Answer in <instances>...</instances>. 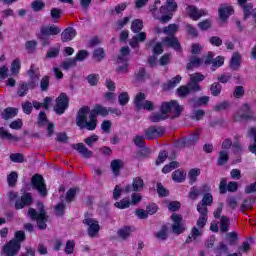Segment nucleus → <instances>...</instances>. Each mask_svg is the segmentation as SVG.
Returning <instances> with one entry per match:
<instances>
[{"label": "nucleus", "instance_id": "1", "mask_svg": "<svg viewBox=\"0 0 256 256\" xmlns=\"http://www.w3.org/2000/svg\"><path fill=\"white\" fill-rule=\"evenodd\" d=\"M161 4V0H155L154 5L150 6V13L156 21L162 25L169 23L173 19V13L177 11V2L175 0H166V4L157 9V5Z\"/></svg>", "mask_w": 256, "mask_h": 256}, {"label": "nucleus", "instance_id": "2", "mask_svg": "<svg viewBox=\"0 0 256 256\" xmlns=\"http://www.w3.org/2000/svg\"><path fill=\"white\" fill-rule=\"evenodd\" d=\"M97 110L89 109V106H83L78 110L76 117V125L80 129L87 131H95L97 129Z\"/></svg>", "mask_w": 256, "mask_h": 256}, {"label": "nucleus", "instance_id": "3", "mask_svg": "<svg viewBox=\"0 0 256 256\" xmlns=\"http://www.w3.org/2000/svg\"><path fill=\"white\" fill-rule=\"evenodd\" d=\"M36 205L38 212L35 208H29L28 215L32 221H36L37 227L40 229V231H45V229H47V221H49V215L45 210V204H43V202H37Z\"/></svg>", "mask_w": 256, "mask_h": 256}, {"label": "nucleus", "instance_id": "4", "mask_svg": "<svg viewBox=\"0 0 256 256\" xmlns=\"http://www.w3.org/2000/svg\"><path fill=\"white\" fill-rule=\"evenodd\" d=\"M61 33V28L57 25L43 26L38 34V39L42 42V47L51 45L50 37H55Z\"/></svg>", "mask_w": 256, "mask_h": 256}, {"label": "nucleus", "instance_id": "5", "mask_svg": "<svg viewBox=\"0 0 256 256\" xmlns=\"http://www.w3.org/2000/svg\"><path fill=\"white\" fill-rule=\"evenodd\" d=\"M160 113H163L164 115H169V113H172L170 119H177L181 117V113H183V106L179 105L177 100L162 102L160 105Z\"/></svg>", "mask_w": 256, "mask_h": 256}, {"label": "nucleus", "instance_id": "6", "mask_svg": "<svg viewBox=\"0 0 256 256\" xmlns=\"http://www.w3.org/2000/svg\"><path fill=\"white\" fill-rule=\"evenodd\" d=\"M82 223L87 225V233L91 239H95L97 235H99V231H101V226L99 225V221L95 218H89V213H85V218Z\"/></svg>", "mask_w": 256, "mask_h": 256}, {"label": "nucleus", "instance_id": "7", "mask_svg": "<svg viewBox=\"0 0 256 256\" xmlns=\"http://www.w3.org/2000/svg\"><path fill=\"white\" fill-rule=\"evenodd\" d=\"M33 189L38 191L41 197H47V184H45V178L40 174H34L31 178Z\"/></svg>", "mask_w": 256, "mask_h": 256}, {"label": "nucleus", "instance_id": "8", "mask_svg": "<svg viewBox=\"0 0 256 256\" xmlns=\"http://www.w3.org/2000/svg\"><path fill=\"white\" fill-rule=\"evenodd\" d=\"M67 109H69V96H67V93L61 92L56 98L54 111L57 115H63Z\"/></svg>", "mask_w": 256, "mask_h": 256}, {"label": "nucleus", "instance_id": "9", "mask_svg": "<svg viewBox=\"0 0 256 256\" xmlns=\"http://www.w3.org/2000/svg\"><path fill=\"white\" fill-rule=\"evenodd\" d=\"M144 134L147 141H154V139H159L165 135V127L153 125L146 128Z\"/></svg>", "mask_w": 256, "mask_h": 256}, {"label": "nucleus", "instance_id": "10", "mask_svg": "<svg viewBox=\"0 0 256 256\" xmlns=\"http://www.w3.org/2000/svg\"><path fill=\"white\" fill-rule=\"evenodd\" d=\"M240 113L234 116V121H254L255 117H253V114L251 113V106L249 104L245 103L240 108Z\"/></svg>", "mask_w": 256, "mask_h": 256}, {"label": "nucleus", "instance_id": "11", "mask_svg": "<svg viewBox=\"0 0 256 256\" xmlns=\"http://www.w3.org/2000/svg\"><path fill=\"white\" fill-rule=\"evenodd\" d=\"M33 205V195L31 192H25L21 195L20 199L15 202V209L19 211L25 207H31Z\"/></svg>", "mask_w": 256, "mask_h": 256}, {"label": "nucleus", "instance_id": "12", "mask_svg": "<svg viewBox=\"0 0 256 256\" xmlns=\"http://www.w3.org/2000/svg\"><path fill=\"white\" fill-rule=\"evenodd\" d=\"M171 220L173 221L172 231L175 233V235H181V233L185 232V227L183 226V216L173 213L171 215Z\"/></svg>", "mask_w": 256, "mask_h": 256}, {"label": "nucleus", "instance_id": "13", "mask_svg": "<svg viewBox=\"0 0 256 256\" xmlns=\"http://www.w3.org/2000/svg\"><path fill=\"white\" fill-rule=\"evenodd\" d=\"M201 81H205V75L199 72H196L190 75V82H188V84L190 85L193 91H196V93H199V91L203 89L201 88V85H199Z\"/></svg>", "mask_w": 256, "mask_h": 256}, {"label": "nucleus", "instance_id": "14", "mask_svg": "<svg viewBox=\"0 0 256 256\" xmlns=\"http://www.w3.org/2000/svg\"><path fill=\"white\" fill-rule=\"evenodd\" d=\"M202 195V201L198 202L197 204V211L209 213L207 207H211V205H213V194L206 193Z\"/></svg>", "mask_w": 256, "mask_h": 256}, {"label": "nucleus", "instance_id": "15", "mask_svg": "<svg viewBox=\"0 0 256 256\" xmlns=\"http://www.w3.org/2000/svg\"><path fill=\"white\" fill-rule=\"evenodd\" d=\"M186 11H187L190 19H192L193 21H199V19H201V17L207 16L206 10H203V9L199 10V9H197L196 6H193V5L187 6Z\"/></svg>", "mask_w": 256, "mask_h": 256}, {"label": "nucleus", "instance_id": "16", "mask_svg": "<svg viewBox=\"0 0 256 256\" xmlns=\"http://www.w3.org/2000/svg\"><path fill=\"white\" fill-rule=\"evenodd\" d=\"M145 186V182L143 181L142 177H136L133 179L132 186L128 185L125 188L126 193H131V191L134 192H140L143 191V187Z\"/></svg>", "mask_w": 256, "mask_h": 256}, {"label": "nucleus", "instance_id": "17", "mask_svg": "<svg viewBox=\"0 0 256 256\" xmlns=\"http://www.w3.org/2000/svg\"><path fill=\"white\" fill-rule=\"evenodd\" d=\"M72 149L82 155L84 159H91L93 157V151L89 150L83 143L72 144Z\"/></svg>", "mask_w": 256, "mask_h": 256}, {"label": "nucleus", "instance_id": "18", "mask_svg": "<svg viewBox=\"0 0 256 256\" xmlns=\"http://www.w3.org/2000/svg\"><path fill=\"white\" fill-rule=\"evenodd\" d=\"M197 141H199V132H194L189 137L182 138L178 145L179 147H193Z\"/></svg>", "mask_w": 256, "mask_h": 256}, {"label": "nucleus", "instance_id": "19", "mask_svg": "<svg viewBox=\"0 0 256 256\" xmlns=\"http://www.w3.org/2000/svg\"><path fill=\"white\" fill-rule=\"evenodd\" d=\"M209 103V96H201V97H192L188 99V105L193 109H197L203 105H207Z\"/></svg>", "mask_w": 256, "mask_h": 256}, {"label": "nucleus", "instance_id": "20", "mask_svg": "<svg viewBox=\"0 0 256 256\" xmlns=\"http://www.w3.org/2000/svg\"><path fill=\"white\" fill-rule=\"evenodd\" d=\"M163 43H165L166 47H171L172 49H174V51H183L179 39L175 36L165 37L163 39Z\"/></svg>", "mask_w": 256, "mask_h": 256}, {"label": "nucleus", "instance_id": "21", "mask_svg": "<svg viewBox=\"0 0 256 256\" xmlns=\"http://www.w3.org/2000/svg\"><path fill=\"white\" fill-rule=\"evenodd\" d=\"M219 18L221 21H227L229 19L230 15H233L235 13V9H233V6L231 5H221V7L218 9Z\"/></svg>", "mask_w": 256, "mask_h": 256}, {"label": "nucleus", "instance_id": "22", "mask_svg": "<svg viewBox=\"0 0 256 256\" xmlns=\"http://www.w3.org/2000/svg\"><path fill=\"white\" fill-rule=\"evenodd\" d=\"M77 37V30L73 27H67L61 33V41L62 43H69V41H73Z\"/></svg>", "mask_w": 256, "mask_h": 256}, {"label": "nucleus", "instance_id": "23", "mask_svg": "<svg viewBox=\"0 0 256 256\" xmlns=\"http://www.w3.org/2000/svg\"><path fill=\"white\" fill-rule=\"evenodd\" d=\"M19 114V109L14 107H7L1 112V118L4 119V121H9V119H13L14 117H17Z\"/></svg>", "mask_w": 256, "mask_h": 256}, {"label": "nucleus", "instance_id": "24", "mask_svg": "<svg viewBox=\"0 0 256 256\" xmlns=\"http://www.w3.org/2000/svg\"><path fill=\"white\" fill-rule=\"evenodd\" d=\"M176 93L178 97L181 99H185L187 96L191 95V93H197V91L191 88V85L188 83L187 85H182L177 88Z\"/></svg>", "mask_w": 256, "mask_h": 256}, {"label": "nucleus", "instance_id": "25", "mask_svg": "<svg viewBox=\"0 0 256 256\" xmlns=\"http://www.w3.org/2000/svg\"><path fill=\"white\" fill-rule=\"evenodd\" d=\"M181 75H176L171 80L167 81L162 85L163 91H171V89H175L177 85L181 83Z\"/></svg>", "mask_w": 256, "mask_h": 256}, {"label": "nucleus", "instance_id": "26", "mask_svg": "<svg viewBox=\"0 0 256 256\" xmlns=\"http://www.w3.org/2000/svg\"><path fill=\"white\" fill-rule=\"evenodd\" d=\"M231 71H239L241 67V54L239 52H234L229 63Z\"/></svg>", "mask_w": 256, "mask_h": 256}, {"label": "nucleus", "instance_id": "27", "mask_svg": "<svg viewBox=\"0 0 256 256\" xmlns=\"http://www.w3.org/2000/svg\"><path fill=\"white\" fill-rule=\"evenodd\" d=\"M201 63H203L201 58L194 56V55L189 56V61L186 64V69H187V71H192L196 67H201Z\"/></svg>", "mask_w": 256, "mask_h": 256}, {"label": "nucleus", "instance_id": "28", "mask_svg": "<svg viewBox=\"0 0 256 256\" xmlns=\"http://www.w3.org/2000/svg\"><path fill=\"white\" fill-rule=\"evenodd\" d=\"M110 167L115 177H119V175H121V169H123V161H121L120 159L112 160Z\"/></svg>", "mask_w": 256, "mask_h": 256}, {"label": "nucleus", "instance_id": "29", "mask_svg": "<svg viewBox=\"0 0 256 256\" xmlns=\"http://www.w3.org/2000/svg\"><path fill=\"white\" fill-rule=\"evenodd\" d=\"M0 139H7V141H21V137L11 134L5 127H0Z\"/></svg>", "mask_w": 256, "mask_h": 256}, {"label": "nucleus", "instance_id": "30", "mask_svg": "<svg viewBox=\"0 0 256 256\" xmlns=\"http://www.w3.org/2000/svg\"><path fill=\"white\" fill-rule=\"evenodd\" d=\"M131 233H133V226H124L117 231L118 237L124 240L129 239V237H131Z\"/></svg>", "mask_w": 256, "mask_h": 256}, {"label": "nucleus", "instance_id": "31", "mask_svg": "<svg viewBox=\"0 0 256 256\" xmlns=\"http://www.w3.org/2000/svg\"><path fill=\"white\" fill-rule=\"evenodd\" d=\"M179 31L178 24H169L168 26L164 27L162 32L164 35H168V37H175V33Z\"/></svg>", "mask_w": 256, "mask_h": 256}, {"label": "nucleus", "instance_id": "32", "mask_svg": "<svg viewBox=\"0 0 256 256\" xmlns=\"http://www.w3.org/2000/svg\"><path fill=\"white\" fill-rule=\"evenodd\" d=\"M201 175V169L199 168H192L188 172L189 184L195 185L197 183V178Z\"/></svg>", "mask_w": 256, "mask_h": 256}, {"label": "nucleus", "instance_id": "33", "mask_svg": "<svg viewBox=\"0 0 256 256\" xmlns=\"http://www.w3.org/2000/svg\"><path fill=\"white\" fill-rule=\"evenodd\" d=\"M105 57H107V54L105 53V49L103 48H97L92 53V59H94V61H97V63H101V61H103Z\"/></svg>", "mask_w": 256, "mask_h": 256}, {"label": "nucleus", "instance_id": "34", "mask_svg": "<svg viewBox=\"0 0 256 256\" xmlns=\"http://www.w3.org/2000/svg\"><path fill=\"white\" fill-rule=\"evenodd\" d=\"M228 162H229V152L225 150H221L219 152V157L217 159L218 167H223V165L227 164Z\"/></svg>", "mask_w": 256, "mask_h": 256}, {"label": "nucleus", "instance_id": "35", "mask_svg": "<svg viewBox=\"0 0 256 256\" xmlns=\"http://www.w3.org/2000/svg\"><path fill=\"white\" fill-rule=\"evenodd\" d=\"M221 91H223V86L220 82H214L210 86V93L212 97H219L221 95Z\"/></svg>", "mask_w": 256, "mask_h": 256}, {"label": "nucleus", "instance_id": "36", "mask_svg": "<svg viewBox=\"0 0 256 256\" xmlns=\"http://www.w3.org/2000/svg\"><path fill=\"white\" fill-rule=\"evenodd\" d=\"M186 177L187 174L183 170L178 169L172 173V179L175 181V183H183Z\"/></svg>", "mask_w": 256, "mask_h": 256}, {"label": "nucleus", "instance_id": "37", "mask_svg": "<svg viewBox=\"0 0 256 256\" xmlns=\"http://www.w3.org/2000/svg\"><path fill=\"white\" fill-rule=\"evenodd\" d=\"M49 85H51V77L48 75L43 76L40 80V91L47 93Z\"/></svg>", "mask_w": 256, "mask_h": 256}, {"label": "nucleus", "instance_id": "38", "mask_svg": "<svg viewBox=\"0 0 256 256\" xmlns=\"http://www.w3.org/2000/svg\"><path fill=\"white\" fill-rule=\"evenodd\" d=\"M198 213L200 214V216L196 222V225H197L198 229H203V227H205V225H207V214L209 212H203L201 210H198Z\"/></svg>", "mask_w": 256, "mask_h": 256}, {"label": "nucleus", "instance_id": "39", "mask_svg": "<svg viewBox=\"0 0 256 256\" xmlns=\"http://www.w3.org/2000/svg\"><path fill=\"white\" fill-rule=\"evenodd\" d=\"M143 101H145V93L140 92L136 95L134 99V105L136 107V111H141L143 109Z\"/></svg>", "mask_w": 256, "mask_h": 256}, {"label": "nucleus", "instance_id": "40", "mask_svg": "<svg viewBox=\"0 0 256 256\" xmlns=\"http://www.w3.org/2000/svg\"><path fill=\"white\" fill-rule=\"evenodd\" d=\"M229 225H231V220H229V217L222 215L220 219V231L222 233H227V231H229Z\"/></svg>", "mask_w": 256, "mask_h": 256}, {"label": "nucleus", "instance_id": "41", "mask_svg": "<svg viewBox=\"0 0 256 256\" xmlns=\"http://www.w3.org/2000/svg\"><path fill=\"white\" fill-rule=\"evenodd\" d=\"M225 65V57L224 56H217L214 58L212 62V66L210 67L211 71H217L219 67H223Z\"/></svg>", "mask_w": 256, "mask_h": 256}, {"label": "nucleus", "instance_id": "42", "mask_svg": "<svg viewBox=\"0 0 256 256\" xmlns=\"http://www.w3.org/2000/svg\"><path fill=\"white\" fill-rule=\"evenodd\" d=\"M168 228L167 225H163L160 229V231L155 233L156 239H159V241H167L169 234L167 233Z\"/></svg>", "mask_w": 256, "mask_h": 256}, {"label": "nucleus", "instance_id": "43", "mask_svg": "<svg viewBox=\"0 0 256 256\" xmlns=\"http://www.w3.org/2000/svg\"><path fill=\"white\" fill-rule=\"evenodd\" d=\"M143 31V20L135 19L131 24V32L132 33H141Z\"/></svg>", "mask_w": 256, "mask_h": 256}, {"label": "nucleus", "instance_id": "44", "mask_svg": "<svg viewBox=\"0 0 256 256\" xmlns=\"http://www.w3.org/2000/svg\"><path fill=\"white\" fill-rule=\"evenodd\" d=\"M149 119L151 123H159L161 121H166V119H169L168 115H164L163 113H152L149 116Z\"/></svg>", "mask_w": 256, "mask_h": 256}, {"label": "nucleus", "instance_id": "45", "mask_svg": "<svg viewBox=\"0 0 256 256\" xmlns=\"http://www.w3.org/2000/svg\"><path fill=\"white\" fill-rule=\"evenodd\" d=\"M226 239L228 241V244L233 247L235 245H237L238 241H239V235L237 234V232H229L226 235Z\"/></svg>", "mask_w": 256, "mask_h": 256}, {"label": "nucleus", "instance_id": "46", "mask_svg": "<svg viewBox=\"0 0 256 256\" xmlns=\"http://www.w3.org/2000/svg\"><path fill=\"white\" fill-rule=\"evenodd\" d=\"M243 13H244V19H249V17H253V13L255 12V9L253 10V3H247L246 5L242 6Z\"/></svg>", "mask_w": 256, "mask_h": 256}, {"label": "nucleus", "instance_id": "47", "mask_svg": "<svg viewBox=\"0 0 256 256\" xmlns=\"http://www.w3.org/2000/svg\"><path fill=\"white\" fill-rule=\"evenodd\" d=\"M156 191L160 198L169 197V190H167V188H165L161 182L156 184Z\"/></svg>", "mask_w": 256, "mask_h": 256}, {"label": "nucleus", "instance_id": "48", "mask_svg": "<svg viewBox=\"0 0 256 256\" xmlns=\"http://www.w3.org/2000/svg\"><path fill=\"white\" fill-rule=\"evenodd\" d=\"M200 195H202L201 190H199V188L197 186H192L188 193V198L191 199V201H197V198Z\"/></svg>", "mask_w": 256, "mask_h": 256}, {"label": "nucleus", "instance_id": "49", "mask_svg": "<svg viewBox=\"0 0 256 256\" xmlns=\"http://www.w3.org/2000/svg\"><path fill=\"white\" fill-rule=\"evenodd\" d=\"M31 9L35 12V13H39V11H43V9H45V2L41 1V0H34L31 3Z\"/></svg>", "mask_w": 256, "mask_h": 256}, {"label": "nucleus", "instance_id": "50", "mask_svg": "<svg viewBox=\"0 0 256 256\" xmlns=\"http://www.w3.org/2000/svg\"><path fill=\"white\" fill-rule=\"evenodd\" d=\"M29 93L27 82H20L17 90L18 97H25Z\"/></svg>", "mask_w": 256, "mask_h": 256}, {"label": "nucleus", "instance_id": "51", "mask_svg": "<svg viewBox=\"0 0 256 256\" xmlns=\"http://www.w3.org/2000/svg\"><path fill=\"white\" fill-rule=\"evenodd\" d=\"M17 179H19V174L17 172L12 171L8 176H7V183L9 187H15L17 185Z\"/></svg>", "mask_w": 256, "mask_h": 256}, {"label": "nucleus", "instance_id": "52", "mask_svg": "<svg viewBox=\"0 0 256 256\" xmlns=\"http://www.w3.org/2000/svg\"><path fill=\"white\" fill-rule=\"evenodd\" d=\"M203 117H205V110H201V109L194 110L190 114V118L192 119V121H201Z\"/></svg>", "mask_w": 256, "mask_h": 256}, {"label": "nucleus", "instance_id": "53", "mask_svg": "<svg viewBox=\"0 0 256 256\" xmlns=\"http://www.w3.org/2000/svg\"><path fill=\"white\" fill-rule=\"evenodd\" d=\"M19 71H21V60L16 58L12 61L11 64V73L13 75H18Z\"/></svg>", "mask_w": 256, "mask_h": 256}, {"label": "nucleus", "instance_id": "54", "mask_svg": "<svg viewBox=\"0 0 256 256\" xmlns=\"http://www.w3.org/2000/svg\"><path fill=\"white\" fill-rule=\"evenodd\" d=\"M186 33L187 35H190L193 39H197L199 37V32L197 31V28L193 26L192 24L186 25Z\"/></svg>", "mask_w": 256, "mask_h": 256}, {"label": "nucleus", "instance_id": "55", "mask_svg": "<svg viewBox=\"0 0 256 256\" xmlns=\"http://www.w3.org/2000/svg\"><path fill=\"white\" fill-rule=\"evenodd\" d=\"M88 57H89V51L79 50L76 56L73 58V60L75 61V63H77V61H85V59H87Z\"/></svg>", "mask_w": 256, "mask_h": 256}, {"label": "nucleus", "instance_id": "56", "mask_svg": "<svg viewBox=\"0 0 256 256\" xmlns=\"http://www.w3.org/2000/svg\"><path fill=\"white\" fill-rule=\"evenodd\" d=\"M114 207H116V209H129L131 207V201L122 199L119 202H115Z\"/></svg>", "mask_w": 256, "mask_h": 256}, {"label": "nucleus", "instance_id": "57", "mask_svg": "<svg viewBox=\"0 0 256 256\" xmlns=\"http://www.w3.org/2000/svg\"><path fill=\"white\" fill-rule=\"evenodd\" d=\"M94 109L96 110V113L101 117H107V115H109V108L107 109V107H104L101 104H96Z\"/></svg>", "mask_w": 256, "mask_h": 256}, {"label": "nucleus", "instance_id": "58", "mask_svg": "<svg viewBox=\"0 0 256 256\" xmlns=\"http://www.w3.org/2000/svg\"><path fill=\"white\" fill-rule=\"evenodd\" d=\"M86 80L91 87H97L99 83V74H90L86 77Z\"/></svg>", "mask_w": 256, "mask_h": 256}, {"label": "nucleus", "instance_id": "59", "mask_svg": "<svg viewBox=\"0 0 256 256\" xmlns=\"http://www.w3.org/2000/svg\"><path fill=\"white\" fill-rule=\"evenodd\" d=\"M75 197H77V189L76 188H70L66 192V202L67 203H73V201H75Z\"/></svg>", "mask_w": 256, "mask_h": 256}, {"label": "nucleus", "instance_id": "60", "mask_svg": "<svg viewBox=\"0 0 256 256\" xmlns=\"http://www.w3.org/2000/svg\"><path fill=\"white\" fill-rule=\"evenodd\" d=\"M118 102H119V105H121L122 107H125V105L129 103V93L127 92L120 93L118 96Z\"/></svg>", "mask_w": 256, "mask_h": 256}, {"label": "nucleus", "instance_id": "61", "mask_svg": "<svg viewBox=\"0 0 256 256\" xmlns=\"http://www.w3.org/2000/svg\"><path fill=\"white\" fill-rule=\"evenodd\" d=\"M10 161H12V163H23L25 161V156L21 153H12L10 154Z\"/></svg>", "mask_w": 256, "mask_h": 256}, {"label": "nucleus", "instance_id": "62", "mask_svg": "<svg viewBox=\"0 0 256 256\" xmlns=\"http://www.w3.org/2000/svg\"><path fill=\"white\" fill-rule=\"evenodd\" d=\"M60 49L58 47L50 48L46 53V59H55L59 57Z\"/></svg>", "mask_w": 256, "mask_h": 256}, {"label": "nucleus", "instance_id": "63", "mask_svg": "<svg viewBox=\"0 0 256 256\" xmlns=\"http://www.w3.org/2000/svg\"><path fill=\"white\" fill-rule=\"evenodd\" d=\"M198 27H199L200 31H208V29H211V27H212L211 20L205 19V20L199 22Z\"/></svg>", "mask_w": 256, "mask_h": 256}, {"label": "nucleus", "instance_id": "64", "mask_svg": "<svg viewBox=\"0 0 256 256\" xmlns=\"http://www.w3.org/2000/svg\"><path fill=\"white\" fill-rule=\"evenodd\" d=\"M145 75H147V70L143 67H140L138 72L134 73L136 81H143L145 79Z\"/></svg>", "mask_w": 256, "mask_h": 256}]
</instances>
